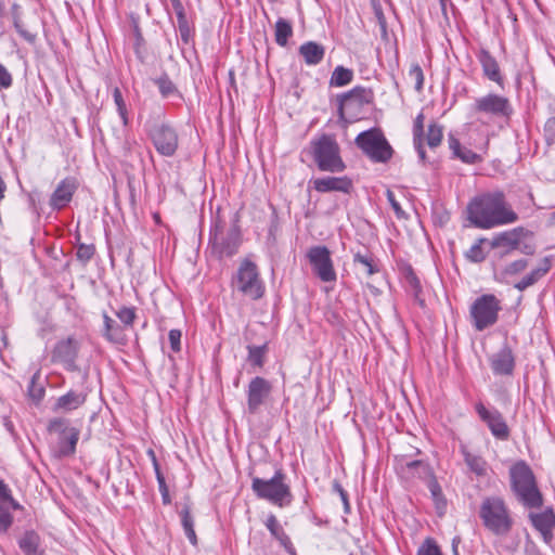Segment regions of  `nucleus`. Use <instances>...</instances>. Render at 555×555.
Instances as JSON below:
<instances>
[{
	"label": "nucleus",
	"instance_id": "f257e3e1",
	"mask_svg": "<svg viewBox=\"0 0 555 555\" xmlns=\"http://www.w3.org/2000/svg\"><path fill=\"white\" fill-rule=\"evenodd\" d=\"M509 488L516 502L529 511L527 518L542 541L550 545L554 540L555 511L544 506V495L529 464L519 460L508 469Z\"/></svg>",
	"mask_w": 555,
	"mask_h": 555
},
{
	"label": "nucleus",
	"instance_id": "f03ea898",
	"mask_svg": "<svg viewBox=\"0 0 555 555\" xmlns=\"http://www.w3.org/2000/svg\"><path fill=\"white\" fill-rule=\"evenodd\" d=\"M467 216L475 228L482 230L518 220V215L506 203L502 191L487 192L472 198L467 205Z\"/></svg>",
	"mask_w": 555,
	"mask_h": 555
},
{
	"label": "nucleus",
	"instance_id": "7ed1b4c3",
	"mask_svg": "<svg viewBox=\"0 0 555 555\" xmlns=\"http://www.w3.org/2000/svg\"><path fill=\"white\" fill-rule=\"evenodd\" d=\"M243 244L240 215L235 212L231 227L225 231V222L219 210L211 219L206 253L210 258L222 261L234 257Z\"/></svg>",
	"mask_w": 555,
	"mask_h": 555
},
{
	"label": "nucleus",
	"instance_id": "20e7f679",
	"mask_svg": "<svg viewBox=\"0 0 555 555\" xmlns=\"http://www.w3.org/2000/svg\"><path fill=\"white\" fill-rule=\"evenodd\" d=\"M478 516L483 528L496 537H506L515 526L513 512L504 498L487 495L479 505Z\"/></svg>",
	"mask_w": 555,
	"mask_h": 555
},
{
	"label": "nucleus",
	"instance_id": "39448f33",
	"mask_svg": "<svg viewBox=\"0 0 555 555\" xmlns=\"http://www.w3.org/2000/svg\"><path fill=\"white\" fill-rule=\"evenodd\" d=\"M308 153L320 171L339 173L346 169L340 146L333 134L323 133L310 141Z\"/></svg>",
	"mask_w": 555,
	"mask_h": 555
},
{
	"label": "nucleus",
	"instance_id": "423d86ee",
	"mask_svg": "<svg viewBox=\"0 0 555 555\" xmlns=\"http://www.w3.org/2000/svg\"><path fill=\"white\" fill-rule=\"evenodd\" d=\"M373 89L356 86L337 95V113L340 121L352 124L365 117L366 107L374 104Z\"/></svg>",
	"mask_w": 555,
	"mask_h": 555
},
{
	"label": "nucleus",
	"instance_id": "0eeeda50",
	"mask_svg": "<svg viewBox=\"0 0 555 555\" xmlns=\"http://www.w3.org/2000/svg\"><path fill=\"white\" fill-rule=\"evenodd\" d=\"M285 480V473L282 468H278L270 479L253 477L251 491L260 500H266L279 507H285L293 502L291 487Z\"/></svg>",
	"mask_w": 555,
	"mask_h": 555
},
{
	"label": "nucleus",
	"instance_id": "6e6552de",
	"mask_svg": "<svg viewBox=\"0 0 555 555\" xmlns=\"http://www.w3.org/2000/svg\"><path fill=\"white\" fill-rule=\"evenodd\" d=\"M354 144L374 164H387L395 154L392 146L378 127L360 132L354 139Z\"/></svg>",
	"mask_w": 555,
	"mask_h": 555
},
{
	"label": "nucleus",
	"instance_id": "1a4fd4ad",
	"mask_svg": "<svg viewBox=\"0 0 555 555\" xmlns=\"http://www.w3.org/2000/svg\"><path fill=\"white\" fill-rule=\"evenodd\" d=\"M232 285L250 300H259L266 293V286L260 278L258 267L249 258H244L241 261L232 279Z\"/></svg>",
	"mask_w": 555,
	"mask_h": 555
},
{
	"label": "nucleus",
	"instance_id": "9d476101",
	"mask_svg": "<svg viewBox=\"0 0 555 555\" xmlns=\"http://www.w3.org/2000/svg\"><path fill=\"white\" fill-rule=\"evenodd\" d=\"M501 301L493 294H483L477 297L469 308L472 324L476 331H483L493 326L499 320Z\"/></svg>",
	"mask_w": 555,
	"mask_h": 555
},
{
	"label": "nucleus",
	"instance_id": "9b49d317",
	"mask_svg": "<svg viewBox=\"0 0 555 555\" xmlns=\"http://www.w3.org/2000/svg\"><path fill=\"white\" fill-rule=\"evenodd\" d=\"M80 349L81 344L74 335L63 337L52 347L50 361L67 372H80L78 364Z\"/></svg>",
	"mask_w": 555,
	"mask_h": 555
},
{
	"label": "nucleus",
	"instance_id": "f8f14e48",
	"mask_svg": "<svg viewBox=\"0 0 555 555\" xmlns=\"http://www.w3.org/2000/svg\"><path fill=\"white\" fill-rule=\"evenodd\" d=\"M146 134L156 152L164 157H172L179 149V134L177 129L169 122H157L151 125Z\"/></svg>",
	"mask_w": 555,
	"mask_h": 555
},
{
	"label": "nucleus",
	"instance_id": "ddd939ff",
	"mask_svg": "<svg viewBox=\"0 0 555 555\" xmlns=\"http://www.w3.org/2000/svg\"><path fill=\"white\" fill-rule=\"evenodd\" d=\"M472 111L476 114L509 120L514 114L511 100L502 94L489 92L475 99Z\"/></svg>",
	"mask_w": 555,
	"mask_h": 555
},
{
	"label": "nucleus",
	"instance_id": "4468645a",
	"mask_svg": "<svg viewBox=\"0 0 555 555\" xmlns=\"http://www.w3.org/2000/svg\"><path fill=\"white\" fill-rule=\"evenodd\" d=\"M474 410L496 440L507 441L509 439V426L504 415L495 406H487L482 401H477L474 404Z\"/></svg>",
	"mask_w": 555,
	"mask_h": 555
},
{
	"label": "nucleus",
	"instance_id": "2eb2a0df",
	"mask_svg": "<svg viewBox=\"0 0 555 555\" xmlns=\"http://www.w3.org/2000/svg\"><path fill=\"white\" fill-rule=\"evenodd\" d=\"M393 469L398 477L405 482L415 480L426 482L435 474L429 463L422 460H411L408 455L395 456Z\"/></svg>",
	"mask_w": 555,
	"mask_h": 555
},
{
	"label": "nucleus",
	"instance_id": "dca6fc26",
	"mask_svg": "<svg viewBox=\"0 0 555 555\" xmlns=\"http://www.w3.org/2000/svg\"><path fill=\"white\" fill-rule=\"evenodd\" d=\"M307 258L317 278L325 283L336 282L337 274L331 257V251L325 245H315L310 247L307 251Z\"/></svg>",
	"mask_w": 555,
	"mask_h": 555
},
{
	"label": "nucleus",
	"instance_id": "f3484780",
	"mask_svg": "<svg viewBox=\"0 0 555 555\" xmlns=\"http://www.w3.org/2000/svg\"><path fill=\"white\" fill-rule=\"evenodd\" d=\"M273 386L270 380L262 376L253 377L246 388V412L249 415L260 413L271 398Z\"/></svg>",
	"mask_w": 555,
	"mask_h": 555
},
{
	"label": "nucleus",
	"instance_id": "a211bd4d",
	"mask_svg": "<svg viewBox=\"0 0 555 555\" xmlns=\"http://www.w3.org/2000/svg\"><path fill=\"white\" fill-rule=\"evenodd\" d=\"M78 186L79 183L75 177L62 179L49 198L51 209L60 211L67 207L78 190Z\"/></svg>",
	"mask_w": 555,
	"mask_h": 555
},
{
	"label": "nucleus",
	"instance_id": "6ab92c4d",
	"mask_svg": "<svg viewBox=\"0 0 555 555\" xmlns=\"http://www.w3.org/2000/svg\"><path fill=\"white\" fill-rule=\"evenodd\" d=\"M476 57L481 66L483 77L504 90L506 87V78L501 70L498 60L491 52L486 48H480L476 52Z\"/></svg>",
	"mask_w": 555,
	"mask_h": 555
},
{
	"label": "nucleus",
	"instance_id": "aec40b11",
	"mask_svg": "<svg viewBox=\"0 0 555 555\" xmlns=\"http://www.w3.org/2000/svg\"><path fill=\"white\" fill-rule=\"evenodd\" d=\"M489 364L495 376H512L516 366V359L512 348L504 344L496 352L489 357Z\"/></svg>",
	"mask_w": 555,
	"mask_h": 555
},
{
	"label": "nucleus",
	"instance_id": "412c9836",
	"mask_svg": "<svg viewBox=\"0 0 555 555\" xmlns=\"http://www.w3.org/2000/svg\"><path fill=\"white\" fill-rule=\"evenodd\" d=\"M312 188L319 193L340 192L351 194L353 181L348 176H326L310 180Z\"/></svg>",
	"mask_w": 555,
	"mask_h": 555
},
{
	"label": "nucleus",
	"instance_id": "4be33fe9",
	"mask_svg": "<svg viewBox=\"0 0 555 555\" xmlns=\"http://www.w3.org/2000/svg\"><path fill=\"white\" fill-rule=\"evenodd\" d=\"M170 2L177 16V28L182 43L185 46L193 44L196 30L192 16L186 14L181 0H170Z\"/></svg>",
	"mask_w": 555,
	"mask_h": 555
},
{
	"label": "nucleus",
	"instance_id": "5701e85b",
	"mask_svg": "<svg viewBox=\"0 0 555 555\" xmlns=\"http://www.w3.org/2000/svg\"><path fill=\"white\" fill-rule=\"evenodd\" d=\"M253 331H249L245 334V340L248 343L246 345L247 349V358L246 361L254 369H262L266 364L267 354L269 352V340L264 339L260 345H255Z\"/></svg>",
	"mask_w": 555,
	"mask_h": 555
},
{
	"label": "nucleus",
	"instance_id": "b1692460",
	"mask_svg": "<svg viewBox=\"0 0 555 555\" xmlns=\"http://www.w3.org/2000/svg\"><path fill=\"white\" fill-rule=\"evenodd\" d=\"M525 233L522 227L503 231L493 236L490 245L492 248H505V255L519 248V241Z\"/></svg>",
	"mask_w": 555,
	"mask_h": 555
},
{
	"label": "nucleus",
	"instance_id": "393cba45",
	"mask_svg": "<svg viewBox=\"0 0 555 555\" xmlns=\"http://www.w3.org/2000/svg\"><path fill=\"white\" fill-rule=\"evenodd\" d=\"M87 392L68 390L60 396L52 405L53 412L68 413L82 406L87 401Z\"/></svg>",
	"mask_w": 555,
	"mask_h": 555
},
{
	"label": "nucleus",
	"instance_id": "a878e982",
	"mask_svg": "<svg viewBox=\"0 0 555 555\" xmlns=\"http://www.w3.org/2000/svg\"><path fill=\"white\" fill-rule=\"evenodd\" d=\"M552 259H553L552 256H545L543 259H541L540 264L535 269H532L528 274H526L517 283H515L514 287L519 292H524L528 287L537 284L552 269V264H553Z\"/></svg>",
	"mask_w": 555,
	"mask_h": 555
},
{
	"label": "nucleus",
	"instance_id": "bb28decb",
	"mask_svg": "<svg viewBox=\"0 0 555 555\" xmlns=\"http://www.w3.org/2000/svg\"><path fill=\"white\" fill-rule=\"evenodd\" d=\"M103 327L101 335L105 340L115 345H126L127 335L122 332L121 326L106 311L102 312Z\"/></svg>",
	"mask_w": 555,
	"mask_h": 555
},
{
	"label": "nucleus",
	"instance_id": "cd10ccee",
	"mask_svg": "<svg viewBox=\"0 0 555 555\" xmlns=\"http://www.w3.org/2000/svg\"><path fill=\"white\" fill-rule=\"evenodd\" d=\"M298 54L307 66H317L324 60L325 47L317 41H306L298 48Z\"/></svg>",
	"mask_w": 555,
	"mask_h": 555
},
{
	"label": "nucleus",
	"instance_id": "c85d7f7f",
	"mask_svg": "<svg viewBox=\"0 0 555 555\" xmlns=\"http://www.w3.org/2000/svg\"><path fill=\"white\" fill-rule=\"evenodd\" d=\"M264 525L269 532L271 533V535L280 542V544L285 548V551L289 555H297L296 548L294 547L291 538L285 532L283 527L280 525L275 515L270 514L267 517Z\"/></svg>",
	"mask_w": 555,
	"mask_h": 555
},
{
	"label": "nucleus",
	"instance_id": "c756f323",
	"mask_svg": "<svg viewBox=\"0 0 555 555\" xmlns=\"http://www.w3.org/2000/svg\"><path fill=\"white\" fill-rule=\"evenodd\" d=\"M448 144L453 158H457L464 164L474 165L481 160V157L473 150L462 146L460 140L453 134H448Z\"/></svg>",
	"mask_w": 555,
	"mask_h": 555
},
{
	"label": "nucleus",
	"instance_id": "7c9ffc66",
	"mask_svg": "<svg viewBox=\"0 0 555 555\" xmlns=\"http://www.w3.org/2000/svg\"><path fill=\"white\" fill-rule=\"evenodd\" d=\"M179 516L185 537L193 546H197L198 539L194 529V517L192 515V502L190 496H185V502L179 511Z\"/></svg>",
	"mask_w": 555,
	"mask_h": 555
},
{
	"label": "nucleus",
	"instance_id": "2f4dec72",
	"mask_svg": "<svg viewBox=\"0 0 555 555\" xmlns=\"http://www.w3.org/2000/svg\"><path fill=\"white\" fill-rule=\"evenodd\" d=\"M79 435V429L72 427L69 430H67V434L59 436L56 447L57 457H68L75 454Z\"/></svg>",
	"mask_w": 555,
	"mask_h": 555
},
{
	"label": "nucleus",
	"instance_id": "473e14b6",
	"mask_svg": "<svg viewBox=\"0 0 555 555\" xmlns=\"http://www.w3.org/2000/svg\"><path fill=\"white\" fill-rule=\"evenodd\" d=\"M401 273L403 275L404 282L408 285L410 292L412 293L414 301L421 307L425 308V299L422 297L423 288L420 282V279L417 278L416 273L414 272L411 264L405 263L401 267Z\"/></svg>",
	"mask_w": 555,
	"mask_h": 555
},
{
	"label": "nucleus",
	"instance_id": "72a5a7b5",
	"mask_svg": "<svg viewBox=\"0 0 555 555\" xmlns=\"http://www.w3.org/2000/svg\"><path fill=\"white\" fill-rule=\"evenodd\" d=\"M460 452L468 469L476 477H485L487 475L488 463L481 455L470 452L464 444L460 446Z\"/></svg>",
	"mask_w": 555,
	"mask_h": 555
},
{
	"label": "nucleus",
	"instance_id": "f704fd0d",
	"mask_svg": "<svg viewBox=\"0 0 555 555\" xmlns=\"http://www.w3.org/2000/svg\"><path fill=\"white\" fill-rule=\"evenodd\" d=\"M427 488L430 492L431 500L435 505V509L439 516H443L447 511L448 501L443 494L442 488L438 482L436 475L434 474L427 481Z\"/></svg>",
	"mask_w": 555,
	"mask_h": 555
},
{
	"label": "nucleus",
	"instance_id": "c9c22d12",
	"mask_svg": "<svg viewBox=\"0 0 555 555\" xmlns=\"http://www.w3.org/2000/svg\"><path fill=\"white\" fill-rule=\"evenodd\" d=\"M424 120L423 112L418 113L413 122V145L418 155L420 160L426 163V152L424 149Z\"/></svg>",
	"mask_w": 555,
	"mask_h": 555
},
{
	"label": "nucleus",
	"instance_id": "e433bc0d",
	"mask_svg": "<svg viewBox=\"0 0 555 555\" xmlns=\"http://www.w3.org/2000/svg\"><path fill=\"white\" fill-rule=\"evenodd\" d=\"M18 546L25 555H46L40 547V537L34 530L26 531L18 540Z\"/></svg>",
	"mask_w": 555,
	"mask_h": 555
},
{
	"label": "nucleus",
	"instance_id": "4c0bfd02",
	"mask_svg": "<svg viewBox=\"0 0 555 555\" xmlns=\"http://www.w3.org/2000/svg\"><path fill=\"white\" fill-rule=\"evenodd\" d=\"M11 15L13 26L16 33L29 44L34 46L37 42V33L27 29L22 21L21 7L17 3L12 4Z\"/></svg>",
	"mask_w": 555,
	"mask_h": 555
},
{
	"label": "nucleus",
	"instance_id": "58836bf2",
	"mask_svg": "<svg viewBox=\"0 0 555 555\" xmlns=\"http://www.w3.org/2000/svg\"><path fill=\"white\" fill-rule=\"evenodd\" d=\"M353 263L362 266L367 276H372L380 271L379 260L369 250L354 253Z\"/></svg>",
	"mask_w": 555,
	"mask_h": 555
},
{
	"label": "nucleus",
	"instance_id": "ea45409f",
	"mask_svg": "<svg viewBox=\"0 0 555 555\" xmlns=\"http://www.w3.org/2000/svg\"><path fill=\"white\" fill-rule=\"evenodd\" d=\"M153 82L157 86L158 91L164 99L172 96L182 98L181 92L170 79L167 73H163L159 77L153 79Z\"/></svg>",
	"mask_w": 555,
	"mask_h": 555
},
{
	"label": "nucleus",
	"instance_id": "a19ab883",
	"mask_svg": "<svg viewBox=\"0 0 555 555\" xmlns=\"http://www.w3.org/2000/svg\"><path fill=\"white\" fill-rule=\"evenodd\" d=\"M294 30L293 25L289 21L280 17L274 25V38L275 42L280 47H286L289 38L293 37Z\"/></svg>",
	"mask_w": 555,
	"mask_h": 555
},
{
	"label": "nucleus",
	"instance_id": "79ce46f5",
	"mask_svg": "<svg viewBox=\"0 0 555 555\" xmlns=\"http://www.w3.org/2000/svg\"><path fill=\"white\" fill-rule=\"evenodd\" d=\"M39 378L40 371L38 370L34 373L27 386V397L36 405H38L43 400L46 395V388L43 384L38 383Z\"/></svg>",
	"mask_w": 555,
	"mask_h": 555
},
{
	"label": "nucleus",
	"instance_id": "37998d69",
	"mask_svg": "<svg viewBox=\"0 0 555 555\" xmlns=\"http://www.w3.org/2000/svg\"><path fill=\"white\" fill-rule=\"evenodd\" d=\"M353 77L354 74L352 69L344 67L343 65H338L332 73L330 78V86L336 88L345 87L352 82Z\"/></svg>",
	"mask_w": 555,
	"mask_h": 555
},
{
	"label": "nucleus",
	"instance_id": "c03bdc74",
	"mask_svg": "<svg viewBox=\"0 0 555 555\" xmlns=\"http://www.w3.org/2000/svg\"><path fill=\"white\" fill-rule=\"evenodd\" d=\"M115 315L119 320V325L125 333L126 330L132 328L134 325L138 318L137 308L134 306H121L115 311Z\"/></svg>",
	"mask_w": 555,
	"mask_h": 555
},
{
	"label": "nucleus",
	"instance_id": "a18cd8bd",
	"mask_svg": "<svg viewBox=\"0 0 555 555\" xmlns=\"http://www.w3.org/2000/svg\"><path fill=\"white\" fill-rule=\"evenodd\" d=\"M112 95L122 126L128 127L130 125L129 111L121 90L118 87L113 88Z\"/></svg>",
	"mask_w": 555,
	"mask_h": 555
},
{
	"label": "nucleus",
	"instance_id": "49530a36",
	"mask_svg": "<svg viewBox=\"0 0 555 555\" xmlns=\"http://www.w3.org/2000/svg\"><path fill=\"white\" fill-rule=\"evenodd\" d=\"M486 242V237H479L465 253V258L473 263H479L485 261L487 258V253L482 249V244H485Z\"/></svg>",
	"mask_w": 555,
	"mask_h": 555
},
{
	"label": "nucleus",
	"instance_id": "de8ad7c7",
	"mask_svg": "<svg viewBox=\"0 0 555 555\" xmlns=\"http://www.w3.org/2000/svg\"><path fill=\"white\" fill-rule=\"evenodd\" d=\"M132 29H133V39H134V42H133L134 53L140 62H144L145 52H146V49H145L146 43L143 38L139 23L134 20L132 21Z\"/></svg>",
	"mask_w": 555,
	"mask_h": 555
},
{
	"label": "nucleus",
	"instance_id": "09e8293b",
	"mask_svg": "<svg viewBox=\"0 0 555 555\" xmlns=\"http://www.w3.org/2000/svg\"><path fill=\"white\" fill-rule=\"evenodd\" d=\"M442 138L443 127L437 122H430L426 134V143L428 147L431 150L438 147L442 142Z\"/></svg>",
	"mask_w": 555,
	"mask_h": 555
},
{
	"label": "nucleus",
	"instance_id": "8fccbe9b",
	"mask_svg": "<svg viewBox=\"0 0 555 555\" xmlns=\"http://www.w3.org/2000/svg\"><path fill=\"white\" fill-rule=\"evenodd\" d=\"M70 428L69 421L64 417L51 418L47 425L48 433L57 434L59 436L67 434Z\"/></svg>",
	"mask_w": 555,
	"mask_h": 555
},
{
	"label": "nucleus",
	"instance_id": "3c124183",
	"mask_svg": "<svg viewBox=\"0 0 555 555\" xmlns=\"http://www.w3.org/2000/svg\"><path fill=\"white\" fill-rule=\"evenodd\" d=\"M76 247V258L83 264L88 263L95 254L94 244L78 243Z\"/></svg>",
	"mask_w": 555,
	"mask_h": 555
},
{
	"label": "nucleus",
	"instance_id": "603ef678",
	"mask_svg": "<svg viewBox=\"0 0 555 555\" xmlns=\"http://www.w3.org/2000/svg\"><path fill=\"white\" fill-rule=\"evenodd\" d=\"M528 264L529 261L525 258L514 260L504 267L502 275L504 278L517 275L525 271Z\"/></svg>",
	"mask_w": 555,
	"mask_h": 555
},
{
	"label": "nucleus",
	"instance_id": "864d4df0",
	"mask_svg": "<svg viewBox=\"0 0 555 555\" xmlns=\"http://www.w3.org/2000/svg\"><path fill=\"white\" fill-rule=\"evenodd\" d=\"M11 503H0V531L7 532L13 524V515L11 514Z\"/></svg>",
	"mask_w": 555,
	"mask_h": 555
},
{
	"label": "nucleus",
	"instance_id": "5fc2aeb1",
	"mask_svg": "<svg viewBox=\"0 0 555 555\" xmlns=\"http://www.w3.org/2000/svg\"><path fill=\"white\" fill-rule=\"evenodd\" d=\"M409 77L415 81L414 89L421 92L424 88V73L418 63H412L409 69Z\"/></svg>",
	"mask_w": 555,
	"mask_h": 555
},
{
	"label": "nucleus",
	"instance_id": "6e6d98bb",
	"mask_svg": "<svg viewBox=\"0 0 555 555\" xmlns=\"http://www.w3.org/2000/svg\"><path fill=\"white\" fill-rule=\"evenodd\" d=\"M11 503L12 509L17 511L21 508L20 503L13 498L12 491L9 486L0 480V503Z\"/></svg>",
	"mask_w": 555,
	"mask_h": 555
},
{
	"label": "nucleus",
	"instance_id": "4d7b16f0",
	"mask_svg": "<svg viewBox=\"0 0 555 555\" xmlns=\"http://www.w3.org/2000/svg\"><path fill=\"white\" fill-rule=\"evenodd\" d=\"M416 555H443L437 542L428 538L418 547Z\"/></svg>",
	"mask_w": 555,
	"mask_h": 555
},
{
	"label": "nucleus",
	"instance_id": "13d9d810",
	"mask_svg": "<svg viewBox=\"0 0 555 555\" xmlns=\"http://www.w3.org/2000/svg\"><path fill=\"white\" fill-rule=\"evenodd\" d=\"M332 490L339 495V499L341 500L343 505H344V513L350 514L351 505L349 502L348 492L343 488V486L340 485V482L337 479L333 480Z\"/></svg>",
	"mask_w": 555,
	"mask_h": 555
},
{
	"label": "nucleus",
	"instance_id": "bf43d9fd",
	"mask_svg": "<svg viewBox=\"0 0 555 555\" xmlns=\"http://www.w3.org/2000/svg\"><path fill=\"white\" fill-rule=\"evenodd\" d=\"M543 137L548 146L555 144V116L546 119L543 127Z\"/></svg>",
	"mask_w": 555,
	"mask_h": 555
},
{
	"label": "nucleus",
	"instance_id": "052dcab7",
	"mask_svg": "<svg viewBox=\"0 0 555 555\" xmlns=\"http://www.w3.org/2000/svg\"><path fill=\"white\" fill-rule=\"evenodd\" d=\"M280 221L275 210L271 215L270 224L268 229V242L275 243L278 233L280 232Z\"/></svg>",
	"mask_w": 555,
	"mask_h": 555
},
{
	"label": "nucleus",
	"instance_id": "680f3d73",
	"mask_svg": "<svg viewBox=\"0 0 555 555\" xmlns=\"http://www.w3.org/2000/svg\"><path fill=\"white\" fill-rule=\"evenodd\" d=\"M13 85V77L7 67L0 63V90H7Z\"/></svg>",
	"mask_w": 555,
	"mask_h": 555
},
{
	"label": "nucleus",
	"instance_id": "e2e57ef3",
	"mask_svg": "<svg viewBox=\"0 0 555 555\" xmlns=\"http://www.w3.org/2000/svg\"><path fill=\"white\" fill-rule=\"evenodd\" d=\"M181 331L173 328L169 331L168 338L170 343V348L173 352H179L181 350Z\"/></svg>",
	"mask_w": 555,
	"mask_h": 555
},
{
	"label": "nucleus",
	"instance_id": "0e129e2a",
	"mask_svg": "<svg viewBox=\"0 0 555 555\" xmlns=\"http://www.w3.org/2000/svg\"><path fill=\"white\" fill-rule=\"evenodd\" d=\"M386 197H387L389 205L393 209L396 216L398 218H402L405 214H404L401 205L399 204V202L396 199L395 193L391 190H387Z\"/></svg>",
	"mask_w": 555,
	"mask_h": 555
},
{
	"label": "nucleus",
	"instance_id": "69168bd1",
	"mask_svg": "<svg viewBox=\"0 0 555 555\" xmlns=\"http://www.w3.org/2000/svg\"><path fill=\"white\" fill-rule=\"evenodd\" d=\"M155 477L158 483V490L160 493H164L165 491H169L168 486L166 483V479L162 470L155 472Z\"/></svg>",
	"mask_w": 555,
	"mask_h": 555
},
{
	"label": "nucleus",
	"instance_id": "338daca9",
	"mask_svg": "<svg viewBox=\"0 0 555 555\" xmlns=\"http://www.w3.org/2000/svg\"><path fill=\"white\" fill-rule=\"evenodd\" d=\"M146 454H147V456L150 457V460L152 462V465H153V468H154V473L162 470L155 451L153 449H149L146 451Z\"/></svg>",
	"mask_w": 555,
	"mask_h": 555
},
{
	"label": "nucleus",
	"instance_id": "774afa93",
	"mask_svg": "<svg viewBox=\"0 0 555 555\" xmlns=\"http://www.w3.org/2000/svg\"><path fill=\"white\" fill-rule=\"evenodd\" d=\"M525 555H541V553L537 545L534 543H531L530 545H526Z\"/></svg>",
	"mask_w": 555,
	"mask_h": 555
}]
</instances>
